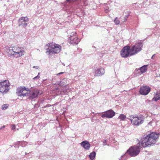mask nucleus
<instances>
[{
	"instance_id": "obj_21",
	"label": "nucleus",
	"mask_w": 160,
	"mask_h": 160,
	"mask_svg": "<svg viewBox=\"0 0 160 160\" xmlns=\"http://www.w3.org/2000/svg\"><path fill=\"white\" fill-rule=\"evenodd\" d=\"M96 155V153L95 152L93 151L91 152L89 155V157L90 159L93 160L95 158Z\"/></svg>"
},
{
	"instance_id": "obj_9",
	"label": "nucleus",
	"mask_w": 160,
	"mask_h": 160,
	"mask_svg": "<svg viewBox=\"0 0 160 160\" xmlns=\"http://www.w3.org/2000/svg\"><path fill=\"white\" fill-rule=\"evenodd\" d=\"M142 43H136L131 49V52H132L131 55H133L140 52L142 50Z\"/></svg>"
},
{
	"instance_id": "obj_37",
	"label": "nucleus",
	"mask_w": 160,
	"mask_h": 160,
	"mask_svg": "<svg viewBox=\"0 0 160 160\" xmlns=\"http://www.w3.org/2000/svg\"><path fill=\"white\" fill-rule=\"evenodd\" d=\"M40 74V72H38V75L39 76Z\"/></svg>"
},
{
	"instance_id": "obj_36",
	"label": "nucleus",
	"mask_w": 160,
	"mask_h": 160,
	"mask_svg": "<svg viewBox=\"0 0 160 160\" xmlns=\"http://www.w3.org/2000/svg\"><path fill=\"white\" fill-rule=\"evenodd\" d=\"M155 55V54H154L153 55V56H152L151 58H152L153 57V56Z\"/></svg>"
},
{
	"instance_id": "obj_11",
	"label": "nucleus",
	"mask_w": 160,
	"mask_h": 160,
	"mask_svg": "<svg viewBox=\"0 0 160 160\" xmlns=\"http://www.w3.org/2000/svg\"><path fill=\"white\" fill-rule=\"evenodd\" d=\"M29 22L28 18L27 17H22L20 18L18 21L19 26H22L23 28H26Z\"/></svg>"
},
{
	"instance_id": "obj_26",
	"label": "nucleus",
	"mask_w": 160,
	"mask_h": 160,
	"mask_svg": "<svg viewBox=\"0 0 160 160\" xmlns=\"http://www.w3.org/2000/svg\"><path fill=\"white\" fill-rule=\"evenodd\" d=\"M8 104H5L2 105V110H5L8 107Z\"/></svg>"
},
{
	"instance_id": "obj_22",
	"label": "nucleus",
	"mask_w": 160,
	"mask_h": 160,
	"mask_svg": "<svg viewBox=\"0 0 160 160\" xmlns=\"http://www.w3.org/2000/svg\"><path fill=\"white\" fill-rule=\"evenodd\" d=\"M156 120H152L151 121L148 123V125L152 126H155L156 125Z\"/></svg>"
},
{
	"instance_id": "obj_28",
	"label": "nucleus",
	"mask_w": 160,
	"mask_h": 160,
	"mask_svg": "<svg viewBox=\"0 0 160 160\" xmlns=\"http://www.w3.org/2000/svg\"><path fill=\"white\" fill-rule=\"evenodd\" d=\"M40 78V76H39L38 75H37L36 77L34 78H33V80H36V79H39Z\"/></svg>"
},
{
	"instance_id": "obj_19",
	"label": "nucleus",
	"mask_w": 160,
	"mask_h": 160,
	"mask_svg": "<svg viewBox=\"0 0 160 160\" xmlns=\"http://www.w3.org/2000/svg\"><path fill=\"white\" fill-rule=\"evenodd\" d=\"M77 36L76 33L74 32H72L70 35V37L69 39L70 41H72L73 40H74L75 39Z\"/></svg>"
},
{
	"instance_id": "obj_24",
	"label": "nucleus",
	"mask_w": 160,
	"mask_h": 160,
	"mask_svg": "<svg viewBox=\"0 0 160 160\" xmlns=\"http://www.w3.org/2000/svg\"><path fill=\"white\" fill-rule=\"evenodd\" d=\"M126 118V116L124 114H121L118 117V119H120L121 121H124Z\"/></svg>"
},
{
	"instance_id": "obj_14",
	"label": "nucleus",
	"mask_w": 160,
	"mask_h": 160,
	"mask_svg": "<svg viewBox=\"0 0 160 160\" xmlns=\"http://www.w3.org/2000/svg\"><path fill=\"white\" fill-rule=\"evenodd\" d=\"M147 65H144L138 69L137 70V74L141 75L145 72L147 70Z\"/></svg>"
},
{
	"instance_id": "obj_16",
	"label": "nucleus",
	"mask_w": 160,
	"mask_h": 160,
	"mask_svg": "<svg viewBox=\"0 0 160 160\" xmlns=\"http://www.w3.org/2000/svg\"><path fill=\"white\" fill-rule=\"evenodd\" d=\"M105 73V71L104 68H100L98 69L95 72V76H102Z\"/></svg>"
},
{
	"instance_id": "obj_4",
	"label": "nucleus",
	"mask_w": 160,
	"mask_h": 160,
	"mask_svg": "<svg viewBox=\"0 0 160 160\" xmlns=\"http://www.w3.org/2000/svg\"><path fill=\"white\" fill-rule=\"evenodd\" d=\"M143 147L141 145V142L138 143L137 145L130 147L127 151L125 154H128L131 157L137 156L140 152V149Z\"/></svg>"
},
{
	"instance_id": "obj_13",
	"label": "nucleus",
	"mask_w": 160,
	"mask_h": 160,
	"mask_svg": "<svg viewBox=\"0 0 160 160\" xmlns=\"http://www.w3.org/2000/svg\"><path fill=\"white\" fill-rule=\"evenodd\" d=\"M150 88L149 87L144 86L140 88L139 93L141 95H146L150 92Z\"/></svg>"
},
{
	"instance_id": "obj_12",
	"label": "nucleus",
	"mask_w": 160,
	"mask_h": 160,
	"mask_svg": "<svg viewBox=\"0 0 160 160\" xmlns=\"http://www.w3.org/2000/svg\"><path fill=\"white\" fill-rule=\"evenodd\" d=\"M115 115V112L112 110L110 109L104 112V113L101 115V117L103 118H110L113 117Z\"/></svg>"
},
{
	"instance_id": "obj_30",
	"label": "nucleus",
	"mask_w": 160,
	"mask_h": 160,
	"mask_svg": "<svg viewBox=\"0 0 160 160\" xmlns=\"http://www.w3.org/2000/svg\"><path fill=\"white\" fill-rule=\"evenodd\" d=\"M33 68L37 69H39V67L38 66H33Z\"/></svg>"
},
{
	"instance_id": "obj_5",
	"label": "nucleus",
	"mask_w": 160,
	"mask_h": 160,
	"mask_svg": "<svg viewBox=\"0 0 160 160\" xmlns=\"http://www.w3.org/2000/svg\"><path fill=\"white\" fill-rule=\"evenodd\" d=\"M144 117L140 115L139 116H131L130 117V120L131 123L135 126H139L144 122Z\"/></svg>"
},
{
	"instance_id": "obj_33",
	"label": "nucleus",
	"mask_w": 160,
	"mask_h": 160,
	"mask_svg": "<svg viewBox=\"0 0 160 160\" xmlns=\"http://www.w3.org/2000/svg\"><path fill=\"white\" fill-rule=\"evenodd\" d=\"M123 156H122L119 160H122V157Z\"/></svg>"
},
{
	"instance_id": "obj_23",
	"label": "nucleus",
	"mask_w": 160,
	"mask_h": 160,
	"mask_svg": "<svg viewBox=\"0 0 160 160\" xmlns=\"http://www.w3.org/2000/svg\"><path fill=\"white\" fill-rule=\"evenodd\" d=\"M128 15H125V16L123 17L122 18H121V22H126L128 18Z\"/></svg>"
},
{
	"instance_id": "obj_34",
	"label": "nucleus",
	"mask_w": 160,
	"mask_h": 160,
	"mask_svg": "<svg viewBox=\"0 0 160 160\" xmlns=\"http://www.w3.org/2000/svg\"><path fill=\"white\" fill-rule=\"evenodd\" d=\"M5 125H3V126H2V127H1V128H5Z\"/></svg>"
},
{
	"instance_id": "obj_18",
	"label": "nucleus",
	"mask_w": 160,
	"mask_h": 160,
	"mask_svg": "<svg viewBox=\"0 0 160 160\" xmlns=\"http://www.w3.org/2000/svg\"><path fill=\"white\" fill-rule=\"evenodd\" d=\"M160 99V91L157 92V93L154 94V97L152 98V100L155 101Z\"/></svg>"
},
{
	"instance_id": "obj_38",
	"label": "nucleus",
	"mask_w": 160,
	"mask_h": 160,
	"mask_svg": "<svg viewBox=\"0 0 160 160\" xmlns=\"http://www.w3.org/2000/svg\"><path fill=\"white\" fill-rule=\"evenodd\" d=\"M130 116L129 117V118H127L128 119H129V120H130Z\"/></svg>"
},
{
	"instance_id": "obj_35",
	"label": "nucleus",
	"mask_w": 160,
	"mask_h": 160,
	"mask_svg": "<svg viewBox=\"0 0 160 160\" xmlns=\"http://www.w3.org/2000/svg\"><path fill=\"white\" fill-rule=\"evenodd\" d=\"M105 12H108V10H105Z\"/></svg>"
},
{
	"instance_id": "obj_20",
	"label": "nucleus",
	"mask_w": 160,
	"mask_h": 160,
	"mask_svg": "<svg viewBox=\"0 0 160 160\" xmlns=\"http://www.w3.org/2000/svg\"><path fill=\"white\" fill-rule=\"evenodd\" d=\"M80 40L78 38L77 36L75 38L74 40H73L72 41H69L70 43L73 45L77 44L80 42Z\"/></svg>"
},
{
	"instance_id": "obj_10",
	"label": "nucleus",
	"mask_w": 160,
	"mask_h": 160,
	"mask_svg": "<svg viewBox=\"0 0 160 160\" xmlns=\"http://www.w3.org/2000/svg\"><path fill=\"white\" fill-rule=\"evenodd\" d=\"M132 54L130 47L129 46H126L123 48L121 51V55L122 57L127 58L132 56Z\"/></svg>"
},
{
	"instance_id": "obj_31",
	"label": "nucleus",
	"mask_w": 160,
	"mask_h": 160,
	"mask_svg": "<svg viewBox=\"0 0 160 160\" xmlns=\"http://www.w3.org/2000/svg\"><path fill=\"white\" fill-rule=\"evenodd\" d=\"M63 72H60V73H58V74H57V75H61V74H62L63 73Z\"/></svg>"
},
{
	"instance_id": "obj_8",
	"label": "nucleus",
	"mask_w": 160,
	"mask_h": 160,
	"mask_svg": "<svg viewBox=\"0 0 160 160\" xmlns=\"http://www.w3.org/2000/svg\"><path fill=\"white\" fill-rule=\"evenodd\" d=\"M28 91H29V89L28 88L20 87L17 89L16 93L18 96L23 98L28 95L29 93L28 92Z\"/></svg>"
},
{
	"instance_id": "obj_39",
	"label": "nucleus",
	"mask_w": 160,
	"mask_h": 160,
	"mask_svg": "<svg viewBox=\"0 0 160 160\" xmlns=\"http://www.w3.org/2000/svg\"><path fill=\"white\" fill-rule=\"evenodd\" d=\"M2 129V128H0V130H1Z\"/></svg>"
},
{
	"instance_id": "obj_3",
	"label": "nucleus",
	"mask_w": 160,
	"mask_h": 160,
	"mask_svg": "<svg viewBox=\"0 0 160 160\" xmlns=\"http://www.w3.org/2000/svg\"><path fill=\"white\" fill-rule=\"evenodd\" d=\"M7 52L9 56H12L16 58L22 56L24 53V51L23 48L16 47H10L7 50Z\"/></svg>"
},
{
	"instance_id": "obj_17",
	"label": "nucleus",
	"mask_w": 160,
	"mask_h": 160,
	"mask_svg": "<svg viewBox=\"0 0 160 160\" xmlns=\"http://www.w3.org/2000/svg\"><path fill=\"white\" fill-rule=\"evenodd\" d=\"M58 84L61 87H65L68 84V81L67 79L64 78L58 83Z\"/></svg>"
},
{
	"instance_id": "obj_32",
	"label": "nucleus",
	"mask_w": 160,
	"mask_h": 160,
	"mask_svg": "<svg viewBox=\"0 0 160 160\" xmlns=\"http://www.w3.org/2000/svg\"><path fill=\"white\" fill-rule=\"evenodd\" d=\"M27 142H22V144H26L27 143Z\"/></svg>"
},
{
	"instance_id": "obj_29",
	"label": "nucleus",
	"mask_w": 160,
	"mask_h": 160,
	"mask_svg": "<svg viewBox=\"0 0 160 160\" xmlns=\"http://www.w3.org/2000/svg\"><path fill=\"white\" fill-rule=\"evenodd\" d=\"M15 125H12V130H14L15 129Z\"/></svg>"
},
{
	"instance_id": "obj_1",
	"label": "nucleus",
	"mask_w": 160,
	"mask_h": 160,
	"mask_svg": "<svg viewBox=\"0 0 160 160\" xmlns=\"http://www.w3.org/2000/svg\"><path fill=\"white\" fill-rule=\"evenodd\" d=\"M160 134L152 132L147 134L144 138L141 139L140 142L141 145L144 148L149 147L154 145L158 141Z\"/></svg>"
},
{
	"instance_id": "obj_2",
	"label": "nucleus",
	"mask_w": 160,
	"mask_h": 160,
	"mask_svg": "<svg viewBox=\"0 0 160 160\" xmlns=\"http://www.w3.org/2000/svg\"><path fill=\"white\" fill-rule=\"evenodd\" d=\"M45 48L46 53L50 55L59 53L61 51V47L59 44L52 42L47 44Z\"/></svg>"
},
{
	"instance_id": "obj_27",
	"label": "nucleus",
	"mask_w": 160,
	"mask_h": 160,
	"mask_svg": "<svg viewBox=\"0 0 160 160\" xmlns=\"http://www.w3.org/2000/svg\"><path fill=\"white\" fill-rule=\"evenodd\" d=\"M108 142V139L107 140H104L103 142V145L104 146H105L107 145L106 143H107Z\"/></svg>"
},
{
	"instance_id": "obj_25",
	"label": "nucleus",
	"mask_w": 160,
	"mask_h": 160,
	"mask_svg": "<svg viewBox=\"0 0 160 160\" xmlns=\"http://www.w3.org/2000/svg\"><path fill=\"white\" fill-rule=\"evenodd\" d=\"M114 22L115 24L116 25H118L120 22V21L118 18V17H116L115 18L114 20Z\"/></svg>"
},
{
	"instance_id": "obj_15",
	"label": "nucleus",
	"mask_w": 160,
	"mask_h": 160,
	"mask_svg": "<svg viewBox=\"0 0 160 160\" xmlns=\"http://www.w3.org/2000/svg\"><path fill=\"white\" fill-rule=\"evenodd\" d=\"M81 145L82 147L85 149L88 150L90 147V145L89 142L87 141H82L81 143Z\"/></svg>"
},
{
	"instance_id": "obj_6",
	"label": "nucleus",
	"mask_w": 160,
	"mask_h": 160,
	"mask_svg": "<svg viewBox=\"0 0 160 160\" xmlns=\"http://www.w3.org/2000/svg\"><path fill=\"white\" fill-rule=\"evenodd\" d=\"M28 92V99L32 101L35 100L38 95H41L42 93V91L38 89H34L31 91L29 90Z\"/></svg>"
},
{
	"instance_id": "obj_7",
	"label": "nucleus",
	"mask_w": 160,
	"mask_h": 160,
	"mask_svg": "<svg viewBox=\"0 0 160 160\" xmlns=\"http://www.w3.org/2000/svg\"><path fill=\"white\" fill-rule=\"evenodd\" d=\"M10 83L8 81L5 80L0 82V92L6 93L9 90Z\"/></svg>"
}]
</instances>
